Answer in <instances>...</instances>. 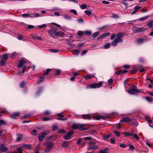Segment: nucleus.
<instances>
[{"label": "nucleus", "mask_w": 153, "mask_h": 153, "mask_svg": "<svg viewBox=\"0 0 153 153\" xmlns=\"http://www.w3.org/2000/svg\"><path fill=\"white\" fill-rule=\"evenodd\" d=\"M140 92V90L138 89L135 86L131 87L129 90L128 91V92L129 94L132 95L134 94L135 93H139Z\"/></svg>", "instance_id": "obj_1"}, {"label": "nucleus", "mask_w": 153, "mask_h": 153, "mask_svg": "<svg viewBox=\"0 0 153 153\" xmlns=\"http://www.w3.org/2000/svg\"><path fill=\"white\" fill-rule=\"evenodd\" d=\"M103 83V82L102 81H100L98 83H95L91 85L89 87H88V88H99L102 86Z\"/></svg>", "instance_id": "obj_2"}, {"label": "nucleus", "mask_w": 153, "mask_h": 153, "mask_svg": "<svg viewBox=\"0 0 153 153\" xmlns=\"http://www.w3.org/2000/svg\"><path fill=\"white\" fill-rule=\"evenodd\" d=\"M123 42V40L122 38H119L117 37L112 42L111 44L113 47L116 46L118 43H122Z\"/></svg>", "instance_id": "obj_3"}, {"label": "nucleus", "mask_w": 153, "mask_h": 153, "mask_svg": "<svg viewBox=\"0 0 153 153\" xmlns=\"http://www.w3.org/2000/svg\"><path fill=\"white\" fill-rule=\"evenodd\" d=\"M132 30L134 33H140L146 31V29L143 27L138 28L136 26H134Z\"/></svg>", "instance_id": "obj_4"}, {"label": "nucleus", "mask_w": 153, "mask_h": 153, "mask_svg": "<svg viewBox=\"0 0 153 153\" xmlns=\"http://www.w3.org/2000/svg\"><path fill=\"white\" fill-rule=\"evenodd\" d=\"M56 29L51 27L48 32L49 33L50 35L52 37L54 38V36H55L56 32Z\"/></svg>", "instance_id": "obj_5"}, {"label": "nucleus", "mask_w": 153, "mask_h": 153, "mask_svg": "<svg viewBox=\"0 0 153 153\" xmlns=\"http://www.w3.org/2000/svg\"><path fill=\"white\" fill-rule=\"evenodd\" d=\"M49 132L47 131H44L43 132L41 133L39 136V139L40 141H42L44 139L45 136L48 134Z\"/></svg>", "instance_id": "obj_6"}, {"label": "nucleus", "mask_w": 153, "mask_h": 153, "mask_svg": "<svg viewBox=\"0 0 153 153\" xmlns=\"http://www.w3.org/2000/svg\"><path fill=\"white\" fill-rule=\"evenodd\" d=\"M134 120V119H131L128 117H124L122 118L121 119L120 121L121 122H126L129 123L131 122L132 123Z\"/></svg>", "instance_id": "obj_7"}, {"label": "nucleus", "mask_w": 153, "mask_h": 153, "mask_svg": "<svg viewBox=\"0 0 153 153\" xmlns=\"http://www.w3.org/2000/svg\"><path fill=\"white\" fill-rule=\"evenodd\" d=\"M44 145L46 147L52 149L54 145V143L51 141H48L45 143Z\"/></svg>", "instance_id": "obj_8"}, {"label": "nucleus", "mask_w": 153, "mask_h": 153, "mask_svg": "<svg viewBox=\"0 0 153 153\" xmlns=\"http://www.w3.org/2000/svg\"><path fill=\"white\" fill-rule=\"evenodd\" d=\"M74 133L73 131H69L64 137V139L65 140H69L71 137V136Z\"/></svg>", "instance_id": "obj_9"}, {"label": "nucleus", "mask_w": 153, "mask_h": 153, "mask_svg": "<svg viewBox=\"0 0 153 153\" xmlns=\"http://www.w3.org/2000/svg\"><path fill=\"white\" fill-rule=\"evenodd\" d=\"M26 63V61L25 60L23 59H21L19 61V64L17 65V67L18 68H22Z\"/></svg>", "instance_id": "obj_10"}, {"label": "nucleus", "mask_w": 153, "mask_h": 153, "mask_svg": "<svg viewBox=\"0 0 153 153\" xmlns=\"http://www.w3.org/2000/svg\"><path fill=\"white\" fill-rule=\"evenodd\" d=\"M0 150L2 152H6L8 150V148L3 144H2L0 146Z\"/></svg>", "instance_id": "obj_11"}, {"label": "nucleus", "mask_w": 153, "mask_h": 153, "mask_svg": "<svg viewBox=\"0 0 153 153\" xmlns=\"http://www.w3.org/2000/svg\"><path fill=\"white\" fill-rule=\"evenodd\" d=\"M82 118L85 119H88L90 120L91 118V117L89 114H84L82 115Z\"/></svg>", "instance_id": "obj_12"}, {"label": "nucleus", "mask_w": 153, "mask_h": 153, "mask_svg": "<svg viewBox=\"0 0 153 153\" xmlns=\"http://www.w3.org/2000/svg\"><path fill=\"white\" fill-rule=\"evenodd\" d=\"M134 132L133 131L128 132H124L123 134L126 137H130L133 135Z\"/></svg>", "instance_id": "obj_13"}, {"label": "nucleus", "mask_w": 153, "mask_h": 153, "mask_svg": "<svg viewBox=\"0 0 153 153\" xmlns=\"http://www.w3.org/2000/svg\"><path fill=\"white\" fill-rule=\"evenodd\" d=\"M64 35V33L62 32L57 31L55 36H63Z\"/></svg>", "instance_id": "obj_14"}, {"label": "nucleus", "mask_w": 153, "mask_h": 153, "mask_svg": "<svg viewBox=\"0 0 153 153\" xmlns=\"http://www.w3.org/2000/svg\"><path fill=\"white\" fill-rule=\"evenodd\" d=\"M153 20H151L149 21V22L147 24V25L149 27V28H151L153 27Z\"/></svg>", "instance_id": "obj_15"}, {"label": "nucleus", "mask_w": 153, "mask_h": 153, "mask_svg": "<svg viewBox=\"0 0 153 153\" xmlns=\"http://www.w3.org/2000/svg\"><path fill=\"white\" fill-rule=\"evenodd\" d=\"M79 126L80 124H74L73 125L72 128L73 129H79Z\"/></svg>", "instance_id": "obj_16"}, {"label": "nucleus", "mask_w": 153, "mask_h": 153, "mask_svg": "<svg viewBox=\"0 0 153 153\" xmlns=\"http://www.w3.org/2000/svg\"><path fill=\"white\" fill-rule=\"evenodd\" d=\"M98 147V146H97L96 145H93V146H91V145H89L88 147V149L89 150H91V149H96L97 147Z\"/></svg>", "instance_id": "obj_17"}, {"label": "nucleus", "mask_w": 153, "mask_h": 153, "mask_svg": "<svg viewBox=\"0 0 153 153\" xmlns=\"http://www.w3.org/2000/svg\"><path fill=\"white\" fill-rule=\"evenodd\" d=\"M31 147V145L29 144H23L22 146V147L24 149H30Z\"/></svg>", "instance_id": "obj_18"}, {"label": "nucleus", "mask_w": 153, "mask_h": 153, "mask_svg": "<svg viewBox=\"0 0 153 153\" xmlns=\"http://www.w3.org/2000/svg\"><path fill=\"white\" fill-rule=\"evenodd\" d=\"M19 112H17L13 113V114L10 116V117L13 118L15 119L16 118L15 117V116L18 117L19 116Z\"/></svg>", "instance_id": "obj_19"}, {"label": "nucleus", "mask_w": 153, "mask_h": 153, "mask_svg": "<svg viewBox=\"0 0 153 153\" xmlns=\"http://www.w3.org/2000/svg\"><path fill=\"white\" fill-rule=\"evenodd\" d=\"M9 55L8 53H5L3 54L2 56L3 59L4 60H7L8 58Z\"/></svg>", "instance_id": "obj_20"}, {"label": "nucleus", "mask_w": 153, "mask_h": 153, "mask_svg": "<svg viewBox=\"0 0 153 153\" xmlns=\"http://www.w3.org/2000/svg\"><path fill=\"white\" fill-rule=\"evenodd\" d=\"M111 136L110 134H108V135H104L103 138L105 140H107Z\"/></svg>", "instance_id": "obj_21"}, {"label": "nucleus", "mask_w": 153, "mask_h": 153, "mask_svg": "<svg viewBox=\"0 0 153 153\" xmlns=\"http://www.w3.org/2000/svg\"><path fill=\"white\" fill-rule=\"evenodd\" d=\"M44 78L45 77L44 76H40L39 77V81L37 82V84H39L41 82H43L44 80Z\"/></svg>", "instance_id": "obj_22"}, {"label": "nucleus", "mask_w": 153, "mask_h": 153, "mask_svg": "<svg viewBox=\"0 0 153 153\" xmlns=\"http://www.w3.org/2000/svg\"><path fill=\"white\" fill-rule=\"evenodd\" d=\"M94 76L92 74H88L86 75L85 76L84 78L86 79H87L88 78L91 79L92 77Z\"/></svg>", "instance_id": "obj_23"}, {"label": "nucleus", "mask_w": 153, "mask_h": 153, "mask_svg": "<svg viewBox=\"0 0 153 153\" xmlns=\"http://www.w3.org/2000/svg\"><path fill=\"white\" fill-rule=\"evenodd\" d=\"M85 125L84 124H80L79 129H80L81 131L86 130L87 129L86 128L84 127L83 126Z\"/></svg>", "instance_id": "obj_24"}, {"label": "nucleus", "mask_w": 153, "mask_h": 153, "mask_svg": "<svg viewBox=\"0 0 153 153\" xmlns=\"http://www.w3.org/2000/svg\"><path fill=\"white\" fill-rule=\"evenodd\" d=\"M147 120L149 123V124L150 126L153 128V126L151 125V124L152 123V120L150 118H147Z\"/></svg>", "instance_id": "obj_25"}, {"label": "nucleus", "mask_w": 153, "mask_h": 153, "mask_svg": "<svg viewBox=\"0 0 153 153\" xmlns=\"http://www.w3.org/2000/svg\"><path fill=\"white\" fill-rule=\"evenodd\" d=\"M124 36V34L122 32H120L118 33L117 35V37H119V38H121L123 37Z\"/></svg>", "instance_id": "obj_26"}, {"label": "nucleus", "mask_w": 153, "mask_h": 153, "mask_svg": "<svg viewBox=\"0 0 153 153\" xmlns=\"http://www.w3.org/2000/svg\"><path fill=\"white\" fill-rule=\"evenodd\" d=\"M62 146L63 147H67L69 145L68 142L67 141H64L62 143Z\"/></svg>", "instance_id": "obj_27"}, {"label": "nucleus", "mask_w": 153, "mask_h": 153, "mask_svg": "<svg viewBox=\"0 0 153 153\" xmlns=\"http://www.w3.org/2000/svg\"><path fill=\"white\" fill-rule=\"evenodd\" d=\"M22 16L24 18H27L29 17L33 18V16H31L30 15L26 13L23 14L22 15Z\"/></svg>", "instance_id": "obj_28"}, {"label": "nucleus", "mask_w": 153, "mask_h": 153, "mask_svg": "<svg viewBox=\"0 0 153 153\" xmlns=\"http://www.w3.org/2000/svg\"><path fill=\"white\" fill-rule=\"evenodd\" d=\"M52 149L46 147L44 149L45 153H48L50 152Z\"/></svg>", "instance_id": "obj_29"}, {"label": "nucleus", "mask_w": 153, "mask_h": 153, "mask_svg": "<svg viewBox=\"0 0 153 153\" xmlns=\"http://www.w3.org/2000/svg\"><path fill=\"white\" fill-rule=\"evenodd\" d=\"M22 138V134H19L18 135L16 139V141H20Z\"/></svg>", "instance_id": "obj_30"}, {"label": "nucleus", "mask_w": 153, "mask_h": 153, "mask_svg": "<svg viewBox=\"0 0 153 153\" xmlns=\"http://www.w3.org/2000/svg\"><path fill=\"white\" fill-rule=\"evenodd\" d=\"M65 19L68 20H70L71 19V18L69 16L68 14H65L63 15Z\"/></svg>", "instance_id": "obj_31"}, {"label": "nucleus", "mask_w": 153, "mask_h": 153, "mask_svg": "<svg viewBox=\"0 0 153 153\" xmlns=\"http://www.w3.org/2000/svg\"><path fill=\"white\" fill-rule=\"evenodd\" d=\"M148 17V16H146L140 18L139 19L140 21H143L146 20Z\"/></svg>", "instance_id": "obj_32"}, {"label": "nucleus", "mask_w": 153, "mask_h": 153, "mask_svg": "<svg viewBox=\"0 0 153 153\" xmlns=\"http://www.w3.org/2000/svg\"><path fill=\"white\" fill-rule=\"evenodd\" d=\"M73 53L74 55H78L79 53V51L77 50H74L73 51Z\"/></svg>", "instance_id": "obj_33"}, {"label": "nucleus", "mask_w": 153, "mask_h": 153, "mask_svg": "<svg viewBox=\"0 0 153 153\" xmlns=\"http://www.w3.org/2000/svg\"><path fill=\"white\" fill-rule=\"evenodd\" d=\"M26 84V82L25 81H23L21 82L20 84V87L22 88H23L24 86Z\"/></svg>", "instance_id": "obj_34"}, {"label": "nucleus", "mask_w": 153, "mask_h": 153, "mask_svg": "<svg viewBox=\"0 0 153 153\" xmlns=\"http://www.w3.org/2000/svg\"><path fill=\"white\" fill-rule=\"evenodd\" d=\"M3 59H1L0 62V65L1 66H4L6 63V61Z\"/></svg>", "instance_id": "obj_35"}, {"label": "nucleus", "mask_w": 153, "mask_h": 153, "mask_svg": "<svg viewBox=\"0 0 153 153\" xmlns=\"http://www.w3.org/2000/svg\"><path fill=\"white\" fill-rule=\"evenodd\" d=\"M145 99L149 102H151L153 100L152 98L151 97H146Z\"/></svg>", "instance_id": "obj_36"}, {"label": "nucleus", "mask_w": 153, "mask_h": 153, "mask_svg": "<svg viewBox=\"0 0 153 153\" xmlns=\"http://www.w3.org/2000/svg\"><path fill=\"white\" fill-rule=\"evenodd\" d=\"M137 43L139 44H141L143 42V40L142 38L138 39L137 41Z\"/></svg>", "instance_id": "obj_37"}, {"label": "nucleus", "mask_w": 153, "mask_h": 153, "mask_svg": "<svg viewBox=\"0 0 153 153\" xmlns=\"http://www.w3.org/2000/svg\"><path fill=\"white\" fill-rule=\"evenodd\" d=\"M107 149L105 148L103 150H101L99 151V153H108L107 151Z\"/></svg>", "instance_id": "obj_38"}, {"label": "nucleus", "mask_w": 153, "mask_h": 153, "mask_svg": "<svg viewBox=\"0 0 153 153\" xmlns=\"http://www.w3.org/2000/svg\"><path fill=\"white\" fill-rule=\"evenodd\" d=\"M84 34V31H79L77 32V35L79 36H81Z\"/></svg>", "instance_id": "obj_39"}, {"label": "nucleus", "mask_w": 153, "mask_h": 153, "mask_svg": "<svg viewBox=\"0 0 153 153\" xmlns=\"http://www.w3.org/2000/svg\"><path fill=\"white\" fill-rule=\"evenodd\" d=\"M110 33H106L102 35V36L103 38L107 37L110 35Z\"/></svg>", "instance_id": "obj_40"}, {"label": "nucleus", "mask_w": 153, "mask_h": 153, "mask_svg": "<svg viewBox=\"0 0 153 153\" xmlns=\"http://www.w3.org/2000/svg\"><path fill=\"white\" fill-rule=\"evenodd\" d=\"M80 7L82 9H86L87 7V5L85 4H82L80 6Z\"/></svg>", "instance_id": "obj_41"}, {"label": "nucleus", "mask_w": 153, "mask_h": 153, "mask_svg": "<svg viewBox=\"0 0 153 153\" xmlns=\"http://www.w3.org/2000/svg\"><path fill=\"white\" fill-rule=\"evenodd\" d=\"M51 70V69H47L46 70V71L43 73V74L45 75H47Z\"/></svg>", "instance_id": "obj_42"}, {"label": "nucleus", "mask_w": 153, "mask_h": 153, "mask_svg": "<svg viewBox=\"0 0 153 153\" xmlns=\"http://www.w3.org/2000/svg\"><path fill=\"white\" fill-rule=\"evenodd\" d=\"M84 33L88 35H91L92 33V32L90 31H84Z\"/></svg>", "instance_id": "obj_43"}, {"label": "nucleus", "mask_w": 153, "mask_h": 153, "mask_svg": "<svg viewBox=\"0 0 153 153\" xmlns=\"http://www.w3.org/2000/svg\"><path fill=\"white\" fill-rule=\"evenodd\" d=\"M6 123V122L2 120H0V126H1L2 125H4Z\"/></svg>", "instance_id": "obj_44"}, {"label": "nucleus", "mask_w": 153, "mask_h": 153, "mask_svg": "<svg viewBox=\"0 0 153 153\" xmlns=\"http://www.w3.org/2000/svg\"><path fill=\"white\" fill-rule=\"evenodd\" d=\"M113 132L117 137H119L120 135V132L118 131H114Z\"/></svg>", "instance_id": "obj_45"}, {"label": "nucleus", "mask_w": 153, "mask_h": 153, "mask_svg": "<svg viewBox=\"0 0 153 153\" xmlns=\"http://www.w3.org/2000/svg\"><path fill=\"white\" fill-rule=\"evenodd\" d=\"M49 50L52 52L57 53L59 52V50H54L53 49H50Z\"/></svg>", "instance_id": "obj_46"}, {"label": "nucleus", "mask_w": 153, "mask_h": 153, "mask_svg": "<svg viewBox=\"0 0 153 153\" xmlns=\"http://www.w3.org/2000/svg\"><path fill=\"white\" fill-rule=\"evenodd\" d=\"M85 13L86 14L89 16L91 15L92 14L91 12L89 10H85Z\"/></svg>", "instance_id": "obj_47"}, {"label": "nucleus", "mask_w": 153, "mask_h": 153, "mask_svg": "<svg viewBox=\"0 0 153 153\" xmlns=\"http://www.w3.org/2000/svg\"><path fill=\"white\" fill-rule=\"evenodd\" d=\"M110 45V43H108L105 45L104 47L105 49H107L109 48Z\"/></svg>", "instance_id": "obj_48"}, {"label": "nucleus", "mask_w": 153, "mask_h": 153, "mask_svg": "<svg viewBox=\"0 0 153 153\" xmlns=\"http://www.w3.org/2000/svg\"><path fill=\"white\" fill-rule=\"evenodd\" d=\"M99 33L98 32H96L94 33L92 35V37L93 38H94L97 37V36L98 34Z\"/></svg>", "instance_id": "obj_49"}, {"label": "nucleus", "mask_w": 153, "mask_h": 153, "mask_svg": "<svg viewBox=\"0 0 153 153\" xmlns=\"http://www.w3.org/2000/svg\"><path fill=\"white\" fill-rule=\"evenodd\" d=\"M96 119L97 120H99L100 119H104V117L103 116H97L95 117Z\"/></svg>", "instance_id": "obj_50"}, {"label": "nucleus", "mask_w": 153, "mask_h": 153, "mask_svg": "<svg viewBox=\"0 0 153 153\" xmlns=\"http://www.w3.org/2000/svg\"><path fill=\"white\" fill-rule=\"evenodd\" d=\"M71 13L74 14L75 15H77V13L76 11L75 10L72 9L71 10Z\"/></svg>", "instance_id": "obj_51"}, {"label": "nucleus", "mask_w": 153, "mask_h": 153, "mask_svg": "<svg viewBox=\"0 0 153 153\" xmlns=\"http://www.w3.org/2000/svg\"><path fill=\"white\" fill-rule=\"evenodd\" d=\"M141 8V7L140 6H136L134 8V10L137 12Z\"/></svg>", "instance_id": "obj_52"}, {"label": "nucleus", "mask_w": 153, "mask_h": 153, "mask_svg": "<svg viewBox=\"0 0 153 153\" xmlns=\"http://www.w3.org/2000/svg\"><path fill=\"white\" fill-rule=\"evenodd\" d=\"M133 137L135 139H136L137 140H139V137H138V136H137V134H133Z\"/></svg>", "instance_id": "obj_53"}, {"label": "nucleus", "mask_w": 153, "mask_h": 153, "mask_svg": "<svg viewBox=\"0 0 153 153\" xmlns=\"http://www.w3.org/2000/svg\"><path fill=\"white\" fill-rule=\"evenodd\" d=\"M111 17L114 19H117L119 17V16L116 14H114V15L112 16Z\"/></svg>", "instance_id": "obj_54"}, {"label": "nucleus", "mask_w": 153, "mask_h": 153, "mask_svg": "<svg viewBox=\"0 0 153 153\" xmlns=\"http://www.w3.org/2000/svg\"><path fill=\"white\" fill-rule=\"evenodd\" d=\"M61 72L60 70H56L55 71V74L56 75H59Z\"/></svg>", "instance_id": "obj_55"}, {"label": "nucleus", "mask_w": 153, "mask_h": 153, "mask_svg": "<svg viewBox=\"0 0 153 153\" xmlns=\"http://www.w3.org/2000/svg\"><path fill=\"white\" fill-rule=\"evenodd\" d=\"M116 36V35L114 33H113L112 34L111 37V40H113L114 39Z\"/></svg>", "instance_id": "obj_56"}, {"label": "nucleus", "mask_w": 153, "mask_h": 153, "mask_svg": "<svg viewBox=\"0 0 153 153\" xmlns=\"http://www.w3.org/2000/svg\"><path fill=\"white\" fill-rule=\"evenodd\" d=\"M53 10L55 11H60L61 10V9L60 8L54 7L53 8Z\"/></svg>", "instance_id": "obj_57"}, {"label": "nucleus", "mask_w": 153, "mask_h": 153, "mask_svg": "<svg viewBox=\"0 0 153 153\" xmlns=\"http://www.w3.org/2000/svg\"><path fill=\"white\" fill-rule=\"evenodd\" d=\"M37 131L35 130H33L31 132V134L33 135H35L36 134V133Z\"/></svg>", "instance_id": "obj_58"}, {"label": "nucleus", "mask_w": 153, "mask_h": 153, "mask_svg": "<svg viewBox=\"0 0 153 153\" xmlns=\"http://www.w3.org/2000/svg\"><path fill=\"white\" fill-rule=\"evenodd\" d=\"M82 141V138H80L77 141V144L78 145H79L80 144V143Z\"/></svg>", "instance_id": "obj_59"}, {"label": "nucleus", "mask_w": 153, "mask_h": 153, "mask_svg": "<svg viewBox=\"0 0 153 153\" xmlns=\"http://www.w3.org/2000/svg\"><path fill=\"white\" fill-rule=\"evenodd\" d=\"M17 39L19 40H23V36L22 35H19L17 36Z\"/></svg>", "instance_id": "obj_60"}, {"label": "nucleus", "mask_w": 153, "mask_h": 153, "mask_svg": "<svg viewBox=\"0 0 153 153\" xmlns=\"http://www.w3.org/2000/svg\"><path fill=\"white\" fill-rule=\"evenodd\" d=\"M50 111H46L44 112V114L46 115H49L50 114Z\"/></svg>", "instance_id": "obj_61"}, {"label": "nucleus", "mask_w": 153, "mask_h": 153, "mask_svg": "<svg viewBox=\"0 0 153 153\" xmlns=\"http://www.w3.org/2000/svg\"><path fill=\"white\" fill-rule=\"evenodd\" d=\"M50 118L48 117H44L42 118V120L44 121H48L50 120Z\"/></svg>", "instance_id": "obj_62"}, {"label": "nucleus", "mask_w": 153, "mask_h": 153, "mask_svg": "<svg viewBox=\"0 0 153 153\" xmlns=\"http://www.w3.org/2000/svg\"><path fill=\"white\" fill-rule=\"evenodd\" d=\"M115 142V139L112 138L111 139V143L112 144L114 143Z\"/></svg>", "instance_id": "obj_63"}, {"label": "nucleus", "mask_w": 153, "mask_h": 153, "mask_svg": "<svg viewBox=\"0 0 153 153\" xmlns=\"http://www.w3.org/2000/svg\"><path fill=\"white\" fill-rule=\"evenodd\" d=\"M120 146L122 148H125L126 147V145L124 143H121L120 144Z\"/></svg>", "instance_id": "obj_64"}]
</instances>
